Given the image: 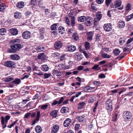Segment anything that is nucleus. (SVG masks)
<instances>
[{"instance_id":"1","label":"nucleus","mask_w":133,"mask_h":133,"mask_svg":"<svg viewBox=\"0 0 133 133\" xmlns=\"http://www.w3.org/2000/svg\"><path fill=\"white\" fill-rule=\"evenodd\" d=\"M123 117L125 121H130L132 118V114L129 111H125L123 114Z\"/></svg>"},{"instance_id":"2","label":"nucleus","mask_w":133,"mask_h":133,"mask_svg":"<svg viewBox=\"0 0 133 133\" xmlns=\"http://www.w3.org/2000/svg\"><path fill=\"white\" fill-rule=\"evenodd\" d=\"M10 117V116L9 115L6 116L5 118L3 116L1 117V124L3 129H4L6 127L7 123Z\"/></svg>"},{"instance_id":"3","label":"nucleus","mask_w":133,"mask_h":133,"mask_svg":"<svg viewBox=\"0 0 133 133\" xmlns=\"http://www.w3.org/2000/svg\"><path fill=\"white\" fill-rule=\"evenodd\" d=\"M74 13V12L72 10L68 14V16L71 19V25L72 27L75 26L76 23L75 17L73 16Z\"/></svg>"},{"instance_id":"4","label":"nucleus","mask_w":133,"mask_h":133,"mask_svg":"<svg viewBox=\"0 0 133 133\" xmlns=\"http://www.w3.org/2000/svg\"><path fill=\"white\" fill-rule=\"evenodd\" d=\"M106 108L108 111H111L112 110V103L110 99H109L106 102Z\"/></svg>"},{"instance_id":"5","label":"nucleus","mask_w":133,"mask_h":133,"mask_svg":"<svg viewBox=\"0 0 133 133\" xmlns=\"http://www.w3.org/2000/svg\"><path fill=\"white\" fill-rule=\"evenodd\" d=\"M4 65L7 67L14 68L15 66V63L12 61H8L4 63Z\"/></svg>"},{"instance_id":"6","label":"nucleus","mask_w":133,"mask_h":133,"mask_svg":"<svg viewBox=\"0 0 133 133\" xmlns=\"http://www.w3.org/2000/svg\"><path fill=\"white\" fill-rule=\"evenodd\" d=\"M11 49H8L7 50L8 52L10 53H14L17 51V44L12 45L11 46Z\"/></svg>"},{"instance_id":"7","label":"nucleus","mask_w":133,"mask_h":133,"mask_svg":"<svg viewBox=\"0 0 133 133\" xmlns=\"http://www.w3.org/2000/svg\"><path fill=\"white\" fill-rule=\"evenodd\" d=\"M104 30L106 31L109 32L112 29V25L110 23L105 24L103 26Z\"/></svg>"},{"instance_id":"8","label":"nucleus","mask_w":133,"mask_h":133,"mask_svg":"<svg viewBox=\"0 0 133 133\" xmlns=\"http://www.w3.org/2000/svg\"><path fill=\"white\" fill-rule=\"evenodd\" d=\"M31 33L29 31L24 32L22 34V36L25 39L29 38L31 37Z\"/></svg>"},{"instance_id":"9","label":"nucleus","mask_w":133,"mask_h":133,"mask_svg":"<svg viewBox=\"0 0 133 133\" xmlns=\"http://www.w3.org/2000/svg\"><path fill=\"white\" fill-rule=\"evenodd\" d=\"M66 49L67 51L73 52L76 49V48L75 46L73 45H67L66 46Z\"/></svg>"},{"instance_id":"10","label":"nucleus","mask_w":133,"mask_h":133,"mask_svg":"<svg viewBox=\"0 0 133 133\" xmlns=\"http://www.w3.org/2000/svg\"><path fill=\"white\" fill-rule=\"evenodd\" d=\"M40 114L41 113L39 111H37V114L36 118L35 119L32 123L31 124L32 125H34L36 123L38 122L41 115Z\"/></svg>"},{"instance_id":"11","label":"nucleus","mask_w":133,"mask_h":133,"mask_svg":"<svg viewBox=\"0 0 133 133\" xmlns=\"http://www.w3.org/2000/svg\"><path fill=\"white\" fill-rule=\"evenodd\" d=\"M62 46V43L61 41H57L55 43L54 47L56 49H59Z\"/></svg>"},{"instance_id":"12","label":"nucleus","mask_w":133,"mask_h":133,"mask_svg":"<svg viewBox=\"0 0 133 133\" xmlns=\"http://www.w3.org/2000/svg\"><path fill=\"white\" fill-rule=\"evenodd\" d=\"M90 16H88L87 17H86L85 16H81L78 18L77 20L78 22H83L85 21L86 19H90Z\"/></svg>"},{"instance_id":"13","label":"nucleus","mask_w":133,"mask_h":133,"mask_svg":"<svg viewBox=\"0 0 133 133\" xmlns=\"http://www.w3.org/2000/svg\"><path fill=\"white\" fill-rule=\"evenodd\" d=\"M71 122V120L70 119L67 118L64 122V126L65 127H68L70 124Z\"/></svg>"},{"instance_id":"14","label":"nucleus","mask_w":133,"mask_h":133,"mask_svg":"<svg viewBox=\"0 0 133 133\" xmlns=\"http://www.w3.org/2000/svg\"><path fill=\"white\" fill-rule=\"evenodd\" d=\"M85 90L87 91L90 90L91 92H93L95 91L96 90L95 87H91L89 85L87 86L85 88Z\"/></svg>"},{"instance_id":"15","label":"nucleus","mask_w":133,"mask_h":133,"mask_svg":"<svg viewBox=\"0 0 133 133\" xmlns=\"http://www.w3.org/2000/svg\"><path fill=\"white\" fill-rule=\"evenodd\" d=\"M122 2L120 0H117L114 3V5L115 8H118L122 5Z\"/></svg>"},{"instance_id":"16","label":"nucleus","mask_w":133,"mask_h":133,"mask_svg":"<svg viewBox=\"0 0 133 133\" xmlns=\"http://www.w3.org/2000/svg\"><path fill=\"white\" fill-rule=\"evenodd\" d=\"M59 129V126L57 125H54L52 129V133H56L58 131Z\"/></svg>"},{"instance_id":"17","label":"nucleus","mask_w":133,"mask_h":133,"mask_svg":"<svg viewBox=\"0 0 133 133\" xmlns=\"http://www.w3.org/2000/svg\"><path fill=\"white\" fill-rule=\"evenodd\" d=\"M58 111L57 110H54L52 111L50 113V115L52 117L55 118L58 115Z\"/></svg>"},{"instance_id":"18","label":"nucleus","mask_w":133,"mask_h":133,"mask_svg":"<svg viewBox=\"0 0 133 133\" xmlns=\"http://www.w3.org/2000/svg\"><path fill=\"white\" fill-rule=\"evenodd\" d=\"M125 25V22L124 21H120L118 23L117 26L120 28H122L124 27Z\"/></svg>"},{"instance_id":"19","label":"nucleus","mask_w":133,"mask_h":133,"mask_svg":"<svg viewBox=\"0 0 133 133\" xmlns=\"http://www.w3.org/2000/svg\"><path fill=\"white\" fill-rule=\"evenodd\" d=\"M76 118L77 120L79 122H84L85 121V117L84 116H77Z\"/></svg>"},{"instance_id":"20","label":"nucleus","mask_w":133,"mask_h":133,"mask_svg":"<svg viewBox=\"0 0 133 133\" xmlns=\"http://www.w3.org/2000/svg\"><path fill=\"white\" fill-rule=\"evenodd\" d=\"M44 50V48L42 45L38 46L36 48V50L37 52L43 51Z\"/></svg>"},{"instance_id":"21","label":"nucleus","mask_w":133,"mask_h":133,"mask_svg":"<svg viewBox=\"0 0 133 133\" xmlns=\"http://www.w3.org/2000/svg\"><path fill=\"white\" fill-rule=\"evenodd\" d=\"M49 67L46 65H42L41 67V70L44 71H46L48 70Z\"/></svg>"},{"instance_id":"22","label":"nucleus","mask_w":133,"mask_h":133,"mask_svg":"<svg viewBox=\"0 0 133 133\" xmlns=\"http://www.w3.org/2000/svg\"><path fill=\"white\" fill-rule=\"evenodd\" d=\"M52 74L54 76H61V73L58 70H54L53 71Z\"/></svg>"},{"instance_id":"23","label":"nucleus","mask_w":133,"mask_h":133,"mask_svg":"<svg viewBox=\"0 0 133 133\" xmlns=\"http://www.w3.org/2000/svg\"><path fill=\"white\" fill-rule=\"evenodd\" d=\"M24 5V2L21 1L17 3V7L19 8H23Z\"/></svg>"},{"instance_id":"24","label":"nucleus","mask_w":133,"mask_h":133,"mask_svg":"<svg viewBox=\"0 0 133 133\" xmlns=\"http://www.w3.org/2000/svg\"><path fill=\"white\" fill-rule=\"evenodd\" d=\"M35 130L37 133H40L42 131V129L40 126L38 125L35 127Z\"/></svg>"},{"instance_id":"25","label":"nucleus","mask_w":133,"mask_h":133,"mask_svg":"<svg viewBox=\"0 0 133 133\" xmlns=\"http://www.w3.org/2000/svg\"><path fill=\"white\" fill-rule=\"evenodd\" d=\"M69 109L67 107H63L62 108L61 110V112L62 113H65L68 111Z\"/></svg>"},{"instance_id":"26","label":"nucleus","mask_w":133,"mask_h":133,"mask_svg":"<svg viewBox=\"0 0 133 133\" xmlns=\"http://www.w3.org/2000/svg\"><path fill=\"white\" fill-rule=\"evenodd\" d=\"M93 36L92 32H90L88 33L87 38L88 41H91Z\"/></svg>"},{"instance_id":"27","label":"nucleus","mask_w":133,"mask_h":133,"mask_svg":"<svg viewBox=\"0 0 133 133\" xmlns=\"http://www.w3.org/2000/svg\"><path fill=\"white\" fill-rule=\"evenodd\" d=\"M85 103L84 102H82L79 103L78 105V109H81L83 108L84 106Z\"/></svg>"},{"instance_id":"28","label":"nucleus","mask_w":133,"mask_h":133,"mask_svg":"<svg viewBox=\"0 0 133 133\" xmlns=\"http://www.w3.org/2000/svg\"><path fill=\"white\" fill-rule=\"evenodd\" d=\"M101 57L104 58H109L111 57V56L109 55L106 53H102Z\"/></svg>"},{"instance_id":"29","label":"nucleus","mask_w":133,"mask_h":133,"mask_svg":"<svg viewBox=\"0 0 133 133\" xmlns=\"http://www.w3.org/2000/svg\"><path fill=\"white\" fill-rule=\"evenodd\" d=\"M10 32L13 35H16L17 34V29L12 28L10 30Z\"/></svg>"},{"instance_id":"30","label":"nucleus","mask_w":133,"mask_h":133,"mask_svg":"<svg viewBox=\"0 0 133 133\" xmlns=\"http://www.w3.org/2000/svg\"><path fill=\"white\" fill-rule=\"evenodd\" d=\"M97 5L95 4L93 2L92 3L91 5V7L93 10L97 11Z\"/></svg>"},{"instance_id":"31","label":"nucleus","mask_w":133,"mask_h":133,"mask_svg":"<svg viewBox=\"0 0 133 133\" xmlns=\"http://www.w3.org/2000/svg\"><path fill=\"white\" fill-rule=\"evenodd\" d=\"M102 16V15L101 12H99L97 13L96 18L97 19V20L98 21H99L101 20Z\"/></svg>"},{"instance_id":"32","label":"nucleus","mask_w":133,"mask_h":133,"mask_svg":"<svg viewBox=\"0 0 133 133\" xmlns=\"http://www.w3.org/2000/svg\"><path fill=\"white\" fill-rule=\"evenodd\" d=\"M75 58L76 60L78 61H79L82 59V58L80 56V54L78 53H77L75 56Z\"/></svg>"},{"instance_id":"33","label":"nucleus","mask_w":133,"mask_h":133,"mask_svg":"<svg viewBox=\"0 0 133 133\" xmlns=\"http://www.w3.org/2000/svg\"><path fill=\"white\" fill-rule=\"evenodd\" d=\"M34 74L35 75H36L37 76H41L43 75V73L40 70H39L37 71V72H34Z\"/></svg>"},{"instance_id":"34","label":"nucleus","mask_w":133,"mask_h":133,"mask_svg":"<svg viewBox=\"0 0 133 133\" xmlns=\"http://www.w3.org/2000/svg\"><path fill=\"white\" fill-rule=\"evenodd\" d=\"M5 3H2L0 5V11H3L5 8Z\"/></svg>"},{"instance_id":"35","label":"nucleus","mask_w":133,"mask_h":133,"mask_svg":"<svg viewBox=\"0 0 133 133\" xmlns=\"http://www.w3.org/2000/svg\"><path fill=\"white\" fill-rule=\"evenodd\" d=\"M65 22L68 26H71V21H70L68 17H65Z\"/></svg>"},{"instance_id":"36","label":"nucleus","mask_w":133,"mask_h":133,"mask_svg":"<svg viewBox=\"0 0 133 133\" xmlns=\"http://www.w3.org/2000/svg\"><path fill=\"white\" fill-rule=\"evenodd\" d=\"M85 47L87 50L89 49L90 48V43L88 42H86L85 43Z\"/></svg>"},{"instance_id":"37","label":"nucleus","mask_w":133,"mask_h":133,"mask_svg":"<svg viewBox=\"0 0 133 133\" xmlns=\"http://www.w3.org/2000/svg\"><path fill=\"white\" fill-rule=\"evenodd\" d=\"M57 24L55 23L52 25L51 26V29L52 30H57Z\"/></svg>"},{"instance_id":"38","label":"nucleus","mask_w":133,"mask_h":133,"mask_svg":"<svg viewBox=\"0 0 133 133\" xmlns=\"http://www.w3.org/2000/svg\"><path fill=\"white\" fill-rule=\"evenodd\" d=\"M133 18V14H131L129 16L126 17V19L127 21H129Z\"/></svg>"},{"instance_id":"39","label":"nucleus","mask_w":133,"mask_h":133,"mask_svg":"<svg viewBox=\"0 0 133 133\" xmlns=\"http://www.w3.org/2000/svg\"><path fill=\"white\" fill-rule=\"evenodd\" d=\"M6 30L5 29L2 28L0 29V34L4 35L6 33Z\"/></svg>"},{"instance_id":"40","label":"nucleus","mask_w":133,"mask_h":133,"mask_svg":"<svg viewBox=\"0 0 133 133\" xmlns=\"http://www.w3.org/2000/svg\"><path fill=\"white\" fill-rule=\"evenodd\" d=\"M92 19V17H91L90 18V19H86V20H85L86 21L85 23L87 26H90V25L91 22L90 20L91 19Z\"/></svg>"},{"instance_id":"41","label":"nucleus","mask_w":133,"mask_h":133,"mask_svg":"<svg viewBox=\"0 0 133 133\" xmlns=\"http://www.w3.org/2000/svg\"><path fill=\"white\" fill-rule=\"evenodd\" d=\"M120 52V51L118 49H115L113 51L114 54L116 55H118Z\"/></svg>"},{"instance_id":"42","label":"nucleus","mask_w":133,"mask_h":133,"mask_svg":"<svg viewBox=\"0 0 133 133\" xmlns=\"http://www.w3.org/2000/svg\"><path fill=\"white\" fill-rule=\"evenodd\" d=\"M44 54L43 53H42L39 55L38 56L37 58L39 59H43L44 58Z\"/></svg>"},{"instance_id":"43","label":"nucleus","mask_w":133,"mask_h":133,"mask_svg":"<svg viewBox=\"0 0 133 133\" xmlns=\"http://www.w3.org/2000/svg\"><path fill=\"white\" fill-rule=\"evenodd\" d=\"M11 58L14 60H17V54H12L10 56Z\"/></svg>"},{"instance_id":"44","label":"nucleus","mask_w":133,"mask_h":133,"mask_svg":"<svg viewBox=\"0 0 133 133\" xmlns=\"http://www.w3.org/2000/svg\"><path fill=\"white\" fill-rule=\"evenodd\" d=\"M125 42V39L124 38H121L119 40V43L121 45H123Z\"/></svg>"},{"instance_id":"45","label":"nucleus","mask_w":133,"mask_h":133,"mask_svg":"<svg viewBox=\"0 0 133 133\" xmlns=\"http://www.w3.org/2000/svg\"><path fill=\"white\" fill-rule=\"evenodd\" d=\"M73 37L74 40L75 41L79 39L78 36L76 33L74 34Z\"/></svg>"},{"instance_id":"46","label":"nucleus","mask_w":133,"mask_h":133,"mask_svg":"<svg viewBox=\"0 0 133 133\" xmlns=\"http://www.w3.org/2000/svg\"><path fill=\"white\" fill-rule=\"evenodd\" d=\"M131 8V5L130 3L128 4L127 5L126 8V10L127 12H129V11Z\"/></svg>"},{"instance_id":"47","label":"nucleus","mask_w":133,"mask_h":133,"mask_svg":"<svg viewBox=\"0 0 133 133\" xmlns=\"http://www.w3.org/2000/svg\"><path fill=\"white\" fill-rule=\"evenodd\" d=\"M48 107V105L47 104H45L42 105L41 107V108L42 110H45Z\"/></svg>"},{"instance_id":"48","label":"nucleus","mask_w":133,"mask_h":133,"mask_svg":"<svg viewBox=\"0 0 133 133\" xmlns=\"http://www.w3.org/2000/svg\"><path fill=\"white\" fill-rule=\"evenodd\" d=\"M13 79V78L11 77L7 78H5L4 80V81L5 82H8L10 81H11Z\"/></svg>"},{"instance_id":"49","label":"nucleus","mask_w":133,"mask_h":133,"mask_svg":"<svg viewBox=\"0 0 133 133\" xmlns=\"http://www.w3.org/2000/svg\"><path fill=\"white\" fill-rule=\"evenodd\" d=\"M118 116V114L117 113H115V116H114L113 119V120L114 122H116L117 120V117Z\"/></svg>"},{"instance_id":"50","label":"nucleus","mask_w":133,"mask_h":133,"mask_svg":"<svg viewBox=\"0 0 133 133\" xmlns=\"http://www.w3.org/2000/svg\"><path fill=\"white\" fill-rule=\"evenodd\" d=\"M44 77L45 79L51 76V74L50 73H45L44 74Z\"/></svg>"},{"instance_id":"51","label":"nucleus","mask_w":133,"mask_h":133,"mask_svg":"<svg viewBox=\"0 0 133 133\" xmlns=\"http://www.w3.org/2000/svg\"><path fill=\"white\" fill-rule=\"evenodd\" d=\"M99 66V65H95L93 66V69L96 70H99V68L98 67Z\"/></svg>"},{"instance_id":"52","label":"nucleus","mask_w":133,"mask_h":133,"mask_svg":"<svg viewBox=\"0 0 133 133\" xmlns=\"http://www.w3.org/2000/svg\"><path fill=\"white\" fill-rule=\"evenodd\" d=\"M37 3V0H31V4L32 6H34Z\"/></svg>"},{"instance_id":"53","label":"nucleus","mask_w":133,"mask_h":133,"mask_svg":"<svg viewBox=\"0 0 133 133\" xmlns=\"http://www.w3.org/2000/svg\"><path fill=\"white\" fill-rule=\"evenodd\" d=\"M22 14L21 13L19 12H17V19H22Z\"/></svg>"},{"instance_id":"54","label":"nucleus","mask_w":133,"mask_h":133,"mask_svg":"<svg viewBox=\"0 0 133 133\" xmlns=\"http://www.w3.org/2000/svg\"><path fill=\"white\" fill-rule=\"evenodd\" d=\"M64 64H61L58 65V69L61 70L62 69H63L64 68Z\"/></svg>"},{"instance_id":"55","label":"nucleus","mask_w":133,"mask_h":133,"mask_svg":"<svg viewBox=\"0 0 133 133\" xmlns=\"http://www.w3.org/2000/svg\"><path fill=\"white\" fill-rule=\"evenodd\" d=\"M111 2V0H106L105 3L106 5L108 6Z\"/></svg>"},{"instance_id":"56","label":"nucleus","mask_w":133,"mask_h":133,"mask_svg":"<svg viewBox=\"0 0 133 133\" xmlns=\"http://www.w3.org/2000/svg\"><path fill=\"white\" fill-rule=\"evenodd\" d=\"M100 82L99 81H94V84L95 85H98L100 84Z\"/></svg>"},{"instance_id":"57","label":"nucleus","mask_w":133,"mask_h":133,"mask_svg":"<svg viewBox=\"0 0 133 133\" xmlns=\"http://www.w3.org/2000/svg\"><path fill=\"white\" fill-rule=\"evenodd\" d=\"M17 42V39L12 40L11 41L10 43L13 44H17L16 43Z\"/></svg>"},{"instance_id":"58","label":"nucleus","mask_w":133,"mask_h":133,"mask_svg":"<svg viewBox=\"0 0 133 133\" xmlns=\"http://www.w3.org/2000/svg\"><path fill=\"white\" fill-rule=\"evenodd\" d=\"M23 47V46L20 44H17V50H19Z\"/></svg>"},{"instance_id":"59","label":"nucleus","mask_w":133,"mask_h":133,"mask_svg":"<svg viewBox=\"0 0 133 133\" xmlns=\"http://www.w3.org/2000/svg\"><path fill=\"white\" fill-rule=\"evenodd\" d=\"M104 0H96V2L98 4H101L103 3Z\"/></svg>"},{"instance_id":"60","label":"nucleus","mask_w":133,"mask_h":133,"mask_svg":"<svg viewBox=\"0 0 133 133\" xmlns=\"http://www.w3.org/2000/svg\"><path fill=\"white\" fill-rule=\"evenodd\" d=\"M84 68V66H78L77 69L79 71L82 70Z\"/></svg>"},{"instance_id":"61","label":"nucleus","mask_w":133,"mask_h":133,"mask_svg":"<svg viewBox=\"0 0 133 133\" xmlns=\"http://www.w3.org/2000/svg\"><path fill=\"white\" fill-rule=\"evenodd\" d=\"M52 56L55 57H56L59 56L60 54H59L58 52H55L52 54Z\"/></svg>"},{"instance_id":"62","label":"nucleus","mask_w":133,"mask_h":133,"mask_svg":"<svg viewBox=\"0 0 133 133\" xmlns=\"http://www.w3.org/2000/svg\"><path fill=\"white\" fill-rule=\"evenodd\" d=\"M105 77V75L103 74H101L99 75V77L100 78H104Z\"/></svg>"},{"instance_id":"63","label":"nucleus","mask_w":133,"mask_h":133,"mask_svg":"<svg viewBox=\"0 0 133 133\" xmlns=\"http://www.w3.org/2000/svg\"><path fill=\"white\" fill-rule=\"evenodd\" d=\"M58 104V101H57L54 100L53 101L52 103L51 104L52 105H55Z\"/></svg>"},{"instance_id":"64","label":"nucleus","mask_w":133,"mask_h":133,"mask_svg":"<svg viewBox=\"0 0 133 133\" xmlns=\"http://www.w3.org/2000/svg\"><path fill=\"white\" fill-rule=\"evenodd\" d=\"M59 32H61V31H64V28L63 27L60 26L59 28Z\"/></svg>"}]
</instances>
